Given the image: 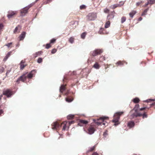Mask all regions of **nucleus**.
<instances>
[{"label": "nucleus", "mask_w": 155, "mask_h": 155, "mask_svg": "<svg viewBox=\"0 0 155 155\" xmlns=\"http://www.w3.org/2000/svg\"><path fill=\"white\" fill-rule=\"evenodd\" d=\"M74 121H71L68 122V123L66 121H64L60 124L59 122L56 121L54 122L51 124V128L53 130H59L60 127H62V130H65L68 129L67 124L69 125L74 124Z\"/></svg>", "instance_id": "obj_1"}, {"label": "nucleus", "mask_w": 155, "mask_h": 155, "mask_svg": "<svg viewBox=\"0 0 155 155\" xmlns=\"http://www.w3.org/2000/svg\"><path fill=\"white\" fill-rule=\"evenodd\" d=\"M139 104H136L134 108L130 112V117L131 119L138 117H141V114L139 112Z\"/></svg>", "instance_id": "obj_2"}, {"label": "nucleus", "mask_w": 155, "mask_h": 155, "mask_svg": "<svg viewBox=\"0 0 155 155\" xmlns=\"http://www.w3.org/2000/svg\"><path fill=\"white\" fill-rule=\"evenodd\" d=\"M36 73V71L34 70L32 71L27 75H26L25 74H23L16 81V82L18 84L19 83L20 81L24 82L26 80L27 78H31L33 75H35Z\"/></svg>", "instance_id": "obj_3"}, {"label": "nucleus", "mask_w": 155, "mask_h": 155, "mask_svg": "<svg viewBox=\"0 0 155 155\" xmlns=\"http://www.w3.org/2000/svg\"><path fill=\"white\" fill-rule=\"evenodd\" d=\"M124 112H119L116 113L114 115L113 122L114 123L115 125H117L120 124L119 122V120L121 116L123 115Z\"/></svg>", "instance_id": "obj_4"}, {"label": "nucleus", "mask_w": 155, "mask_h": 155, "mask_svg": "<svg viewBox=\"0 0 155 155\" xmlns=\"http://www.w3.org/2000/svg\"><path fill=\"white\" fill-rule=\"evenodd\" d=\"M109 118L107 117H101L97 119L95 123L97 124L98 125H105L107 123V121L108 120Z\"/></svg>", "instance_id": "obj_5"}, {"label": "nucleus", "mask_w": 155, "mask_h": 155, "mask_svg": "<svg viewBox=\"0 0 155 155\" xmlns=\"http://www.w3.org/2000/svg\"><path fill=\"white\" fill-rule=\"evenodd\" d=\"M84 130L90 134H93L95 130V127L94 125H90L88 128H84Z\"/></svg>", "instance_id": "obj_6"}, {"label": "nucleus", "mask_w": 155, "mask_h": 155, "mask_svg": "<svg viewBox=\"0 0 155 155\" xmlns=\"http://www.w3.org/2000/svg\"><path fill=\"white\" fill-rule=\"evenodd\" d=\"M97 17V13L94 12L90 13L87 16V20L88 21H93Z\"/></svg>", "instance_id": "obj_7"}, {"label": "nucleus", "mask_w": 155, "mask_h": 155, "mask_svg": "<svg viewBox=\"0 0 155 155\" xmlns=\"http://www.w3.org/2000/svg\"><path fill=\"white\" fill-rule=\"evenodd\" d=\"M14 94V92L11 89H8L3 91V95H5L7 97H10Z\"/></svg>", "instance_id": "obj_8"}, {"label": "nucleus", "mask_w": 155, "mask_h": 155, "mask_svg": "<svg viewBox=\"0 0 155 155\" xmlns=\"http://www.w3.org/2000/svg\"><path fill=\"white\" fill-rule=\"evenodd\" d=\"M102 49H96L91 52V54L92 56H95L101 54L103 52Z\"/></svg>", "instance_id": "obj_9"}, {"label": "nucleus", "mask_w": 155, "mask_h": 155, "mask_svg": "<svg viewBox=\"0 0 155 155\" xmlns=\"http://www.w3.org/2000/svg\"><path fill=\"white\" fill-rule=\"evenodd\" d=\"M31 7V5H30L21 9L20 10L21 15V16L25 15L27 13L28 10Z\"/></svg>", "instance_id": "obj_10"}, {"label": "nucleus", "mask_w": 155, "mask_h": 155, "mask_svg": "<svg viewBox=\"0 0 155 155\" xmlns=\"http://www.w3.org/2000/svg\"><path fill=\"white\" fill-rule=\"evenodd\" d=\"M17 13L18 12L16 11H9L8 12L7 17L9 19L13 18L17 14Z\"/></svg>", "instance_id": "obj_11"}, {"label": "nucleus", "mask_w": 155, "mask_h": 155, "mask_svg": "<svg viewBox=\"0 0 155 155\" xmlns=\"http://www.w3.org/2000/svg\"><path fill=\"white\" fill-rule=\"evenodd\" d=\"M88 123V122L87 120H80L78 125L80 126H86Z\"/></svg>", "instance_id": "obj_12"}, {"label": "nucleus", "mask_w": 155, "mask_h": 155, "mask_svg": "<svg viewBox=\"0 0 155 155\" xmlns=\"http://www.w3.org/2000/svg\"><path fill=\"white\" fill-rule=\"evenodd\" d=\"M115 13L114 11L111 12L107 16V19L110 21L113 19L114 16V14Z\"/></svg>", "instance_id": "obj_13"}, {"label": "nucleus", "mask_w": 155, "mask_h": 155, "mask_svg": "<svg viewBox=\"0 0 155 155\" xmlns=\"http://www.w3.org/2000/svg\"><path fill=\"white\" fill-rule=\"evenodd\" d=\"M21 27L20 25H18L15 28L14 31L15 34L19 33L21 31Z\"/></svg>", "instance_id": "obj_14"}, {"label": "nucleus", "mask_w": 155, "mask_h": 155, "mask_svg": "<svg viewBox=\"0 0 155 155\" xmlns=\"http://www.w3.org/2000/svg\"><path fill=\"white\" fill-rule=\"evenodd\" d=\"M134 122L133 121H130L128 122L127 126L129 128H132L135 125Z\"/></svg>", "instance_id": "obj_15"}, {"label": "nucleus", "mask_w": 155, "mask_h": 155, "mask_svg": "<svg viewBox=\"0 0 155 155\" xmlns=\"http://www.w3.org/2000/svg\"><path fill=\"white\" fill-rule=\"evenodd\" d=\"M66 84H63L61 85L60 88V91L61 93H63L64 91H66Z\"/></svg>", "instance_id": "obj_16"}, {"label": "nucleus", "mask_w": 155, "mask_h": 155, "mask_svg": "<svg viewBox=\"0 0 155 155\" xmlns=\"http://www.w3.org/2000/svg\"><path fill=\"white\" fill-rule=\"evenodd\" d=\"M127 64V62L125 61H119L116 63V64L117 66H118L123 65L124 64Z\"/></svg>", "instance_id": "obj_17"}, {"label": "nucleus", "mask_w": 155, "mask_h": 155, "mask_svg": "<svg viewBox=\"0 0 155 155\" xmlns=\"http://www.w3.org/2000/svg\"><path fill=\"white\" fill-rule=\"evenodd\" d=\"M26 32L25 31H23L21 34L19 36V38L20 41L23 40L25 36Z\"/></svg>", "instance_id": "obj_18"}, {"label": "nucleus", "mask_w": 155, "mask_h": 155, "mask_svg": "<svg viewBox=\"0 0 155 155\" xmlns=\"http://www.w3.org/2000/svg\"><path fill=\"white\" fill-rule=\"evenodd\" d=\"M12 51H10L8 52L6 55L5 58L4 59V60L6 61L7 59L10 57V56L12 54Z\"/></svg>", "instance_id": "obj_19"}, {"label": "nucleus", "mask_w": 155, "mask_h": 155, "mask_svg": "<svg viewBox=\"0 0 155 155\" xmlns=\"http://www.w3.org/2000/svg\"><path fill=\"white\" fill-rule=\"evenodd\" d=\"M93 67L96 69H99L100 66L97 62H96L94 65Z\"/></svg>", "instance_id": "obj_20"}, {"label": "nucleus", "mask_w": 155, "mask_h": 155, "mask_svg": "<svg viewBox=\"0 0 155 155\" xmlns=\"http://www.w3.org/2000/svg\"><path fill=\"white\" fill-rule=\"evenodd\" d=\"M132 101L135 103H137L140 102V100L139 98L136 97L133 99Z\"/></svg>", "instance_id": "obj_21"}, {"label": "nucleus", "mask_w": 155, "mask_h": 155, "mask_svg": "<svg viewBox=\"0 0 155 155\" xmlns=\"http://www.w3.org/2000/svg\"><path fill=\"white\" fill-rule=\"evenodd\" d=\"M136 12L135 11H132L129 13V15L130 17L132 18L134 15L136 14Z\"/></svg>", "instance_id": "obj_22"}, {"label": "nucleus", "mask_w": 155, "mask_h": 155, "mask_svg": "<svg viewBox=\"0 0 155 155\" xmlns=\"http://www.w3.org/2000/svg\"><path fill=\"white\" fill-rule=\"evenodd\" d=\"M110 21L108 20L107 21L105 25V28H107L108 27H109L110 26Z\"/></svg>", "instance_id": "obj_23"}, {"label": "nucleus", "mask_w": 155, "mask_h": 155, "mask_svg": "<svg viewBox=\"0 0 155 155\" xmlns=\"http://www.w3.org/2000/svg\"><path fill=\"white\" fill-rule=\"evenodd\" d=\"M73 100V99L72 97H68L66 98V101L68 102H71Z\"/></svg>", "instance_id": "obj_24"}, {"label": "nucleus", "mask_w": 155, "mask_h": 155, "mask_svg": "<svg viewBox=\"0 0 155 155\" xmlns=\"http://www.w3.org/2000/svg\"><path fill=\"white\" fill-rule=\"evenodd\" d=\"M95 147H96L95 146H94L93 147L90 148L89 149L87 150V152L88 153L89 152H92L94 150Z\"/></svg>", "instance_id": "obj_25"}, {"label": "nucleus", "mask_w": 155, "mask_h": 155, "mask_svg": "<svg viewBox=\"0 0 155 155\" xmlns=\"http://www.w3.org/2000/svg\"><path fill=\"white\" fill-rule=\"evenodd\" d=\"M119 6L118 4H114L111 5L110 8L112 9H114L117 7H119Z\"/></svg>", "instance_id": "obj_26"}, {"label": "nucleus", "mask_w": 155, "mask_h": 155, "mask_svg": "<svg viewBox=\"0 0 155 155\" xmlns=\"http://www.w3.org/2000/svg\"><path fill=\"white\" fill-rule=\"evenodd\" d=\"M141 116H142V117L144 119L145 118H146L147 117V114L146 112H144L143 114H142L141 113Z\"/></svg>", "instance_id": "obj_27"}, {"label": "nucleus", "mask_w": 155, "mask_h": 155, "mask_svg": "<svg viewBox=\"0 0 155 155\" xmlns=\"http://www.w3.org/2000/svg\"><path fill=\"white\" fill-rule=\"evenodd\" d=\"M155 101V99H148L147 100L144 101L145 102H147V103H151L152 102V101Z\"/></svg>", "instance_id": "obj_28"}, {"label": "nucleus", "mask_w": 155, "mask_h": 155, "mask_svg": "<svg viewBox=\"0 0 155 155\" xmlns=\"http://www.w3.org/2000/svg\"><path fill=\"white\" fill-rule=\"evenodd\" d=\"M74 116L73 115L70 114L67 116V118L68 120L74 118Z\"/></svg>", "instance_id": "obj_29"}, {"label": "nucleus", "mask_w": 155, "mask_h": 155, "mask_svg": "<svg viewBox=\"0 0 155 155\" xmlns=\"http://www.w3.org/2000/svg\"><path fill=\"white\" fill-rule=\"evenodd\" d=\"M74 41V38L73 37H71L70 38L69 41L71 43H73Z\"/></svg>", "instance_id": "obj_30"}, {"label": "nucleus", "mask_w": 155, "mask_h": 155, "mask_svg": "<svg viewBox=\"0 0 155 155\" xmlns=\"http://www.w3.org/2000/svg\"><path fill=\"white\" fill-rule=\"evenodd\" d=\"M83 71H85L87 72V74H88L91 72V70L90 69H88L85 68L83 70Z\"/></svg>", "instance_id": "obj_31"}, {"label": "nucleus", "mask_w": 155, "mask_h": 155, "mask_svg": "<svg viewBox=\"0 0 155 155\" xmlns=\"http://www.w3.org/2000/svg\"><path fill=\"white\" fill-rule=\"evenodd\" d=\"M148 8L146 9L142 13L141 15L142 16H143V15H146V14L147 13V11H148Z\"/></svg>", "instance_id": "obj_32"}, {"label": "nucleus", "mask_w": 155, "mask_h": 155, "mask_svg": "<svg viewBox=\"0 0 155 155\" xmlns=\"http://www.w3.org/2000/svg\"><path fill=\"white\" fill-rule=\"evenodd\" d=\"M42 53V51H38V52H36V54H35V55H36L35 56V57H37L38 55H41V54Z\"/></svg>", "instance_id": "obj_33"}, {"label": "nucleus", "mask_w": 155, "mask_h": 155, "mask_svg": "<svg viewBox=\"0 0 155 155\" xmlns=\"http://www.w3.org/2000/svg\"><path fill=\"white\" fill-rule=\"evenodd\" d=\"M104 30V28H101L99 31V33L101 34H103L104 33L103 32V31Z\"/></svg>", "instance_id": "obj_34"}, {"label": "nucleus", "mask_w": 155, "mask_h": 155, "mask_svg": "<svg viewBox=\"0 0 155 155\" xmlns=\"http://www.w3.org/2000/svg\"><path fill=\"white\" fill-rule=\"evenodd\" d=\"M52 0H44L43 3L44 4H46L51 1Z\"/></svg>", "instance_id": "obj_35"}, {"label": "nucleus", "mask_w": 155, "mask_h": 155, "mask_svg": "<svg viewBox=\"0 0 155 155\" xmlns=\"http://www.w3.org/2000/svg\"><path fill=\"white\" fill-rule=\"evenodd\" d=\"M155 3V0H148V3L150 5L154 4Z\"/></svg>", "instance_id": "obj_36"}, {"label": "nucleus", "mask_w": 155, "mask_h": 155, "mask_svg": "<svg viewBox=\"0 0 155 155\" xmlns=\"http://www.w3.org/2000/svg\"><path fill=\"white\" fill-rule=\"evenodd\" d=\"M126 17H123L121 18V22L122 23H123L126 20Z\"/></svg>", "instance_id": "obj_37"}, {"label": "nucleus", "mask_w": 155, "mask_h": 155, "mask_svg": "<svg viewBox=\"0 0 155 155\" xmlns=\"http://www.w3.org/2000/svg\"><path fill=\"white\" fill-rule=\"evenodd\" d=\"M20 68L21 70H23L26 66V65H24V64H20Z\"/></svg>", "instance_id": "obj_38"}, {"label": "nucleus", "mask_w": 155, "mask_h": 155, "mask_svg": "<svg viewBox=\"0 0 155 155\" xmlns=\"http://www.w3.org/2000/svg\"><path fill=\"white\" fill-rule=\"evenodd\" d=\"M150 106L149 107L147 108L148 109H149L150 107H153L155 109V102L150 104Z\"/></svg>", "instance_id": "obj_39"}, {"label": "nucleus", "mask_w": 155, "mask_h": 155, "mask_svg": "<svg viewBox=\"0 0 155 155\" xmlns=\"http://www.w3.org/2000/svg\"><path fill=\"white\" fill-rule=\"evenodd\" d=\"M80 9L81 10L85 9L86 8V6L84 5H82L80 6Z\"/></svg>", "instance_id": "obj_40"}, {"label": "nucleus", "mask_w": 155, "mask_h": 155, "mask_svg": "<svg viewBox=\"0 0 155 155\" xmlns=\"http://www.w3.org/2000/svg\"><path fill=\"white\" fill-rule=\"evenodd\" d=\"M86 34L85 32H84L81 35V37L82 39H84L86 35Z\"/></svg>", "instance_id": "obj_41"}, {"label": "nucleus", "mask_w": 155, "mask_h": 155, "mask_svg": "<svg viewBox=\"0 0 155 155\" xmlns=\"http://www.w3.org/2000/svg\"><path fill=\"white\" fill-rule=\"evenodd\" d=\"M51 47V44L50 43L47 44L45 46V48L47 49H48Z\"/></svg>", "instance_id": "obj_42"}, {"label": "nucleus", "mask_w": 155, "mask_h": 155, "mask_svg": "<svg viewBox=\"0 0 155 155\" xmlns=\"http://www.w3.org/2000/svg\"><path fill=\"white\" fill-rule=\"evenodd\" d=\"M4 68L3 67H0V73H2L4 72Z\"/></svg>", "instance_id": "obj_43"}, {"label": "nucleus", "mask_w": 155, "mask_h": 155, "mask_svg": "<svg viewBox=\"0 0 155 155\" xmlns=\"http://www.w3.org/2000/svg\"><path fill=\"white\" fill-rule=\"evenodd\" d=\"M42 59L41 58H38V61H37V62L39 63H41V62H42Z\"/></svg>", "instance_id": "obj_44"}, {"label": "nucleus", "mask_w": 155, "mask_h": 155, "mask_svg": "<svg viewBox=\"0 0 155 155\" xmlns=\"http://www.w3.org/2000/svg\"><path fill=\"white\" fill-rule=\"evenodd\" d=\"M124 2L123 1H121L120 2V3L119 4H118V5H119V7H120L122 6L124 4Z\"/></svg>", "instance_id": "obj_45"}, {"label": "nucleus", "mask_w": 155, "mask_h": 155, "mask_svg": "<svg viewBox=\"0 0 155 155\" xmlns=\"http://www.w3.org/2000/svg\"><path fill=\"white\" fill-rule=\"evenodd\" d=\"M104 12L105 13H108L109 12V10L107 8H105L104 10Z\"/></svg>", "instance_id": "obj_46"}, {"label": "nucleus", "mask_w": 155, "mask_h": 155, "mask_svg": "<svg viewBox=\"0 0 155 155\" xmlns=\"http://www.w3.org/2000/svg\"><path fill=\"white\" fill-rule=\"evenodd\" d=\"M56 41V39L54 38H53L50 41V43H54Z\"/></svg>", "instance_id": "obj_47"}, {"label": "nucleus", "mask_w": 155, "mask_h": 155, "mask_svg": "<svg viewBox=\"0 0 155 155\" xmlns=\"http://www.w3.org/2000/svg\"><path fill=\"white\" fill-rule=\"evenodd\" d=\"M143 2L142 1H140V2H137L136 4V5L137 6H138L140 5L141 4L143 3Z\"/></svg>", "instance_id": "obj_48"}, {"label": "nucleus", "mask_w": 155, "mask_h": 155, "mask_svg": "<svg viewBox=\"0 0 155 155\" xmlns=\"http://www.w3.org/2000/svg\"><path fill=\"white\" fill-rule=\"evenodd\" d=\"M56 51L57 50L56 49H53L51 51V53L54 54L56 52Z\"/></svg>", "instance_id": "obj_49"}, {"label": "nucleus", "mask_w": 155, "mask_h": 155, "mask_svg": "<svg viewBox=\"0 0 155 155\" xmlns=\"http://www.w3.org/2000/svg\"><path fill=\"white\" fill-rule=\"evenodd\" d=\"M107 131L106 130L105 132L104 133L103 135L105 137H106V136L107 135Z\"/></svg>", "instance_id": "obj_50"}, {"label": "nucleus", "mask_w": 155, "mask_h": 155, "mask_svg": "<svg viewBox=\"0 0 155 155\" xmlns=\"http://www.w3.org/2000/svg\"><path fill=\"white\" fill-rule=\"evenodd\" d=\"M69 90H66V92H65L64 93V94L65 95H67L69 93Z\"/></svg>", "instance_id": "obj_51"}, {"label": "nucleus", "mask_w": 155, "mask_h": 155, "mask_svg": "<svg viewBox=\"0 0 155 155\" xmlns=\"http://www.w3.org/2000/svg\"><path fill=\"white\" fill-rule=\"evenodd\" d=\"M147 107H143V108H140L139 109V111L144 110H145V109H147Z\"/></svg>", "instance_id": "obj_52"}, {"label": "nucleus", "mask_w": 155, "mask_h": 155, "mask_svg": "<svg viewBox=\"0 0 155 155\" xmlns=\"http://www.w3.org/2000/svg\"><path fill=\"white\" fill-rule=\"evenodd\" d=\"M12 42H10V43H8L6 44L5 45L9 47L10 46V45H12Z\"/></svg>", "instance_id": "obj_53"}, {"label": "nucleus", "mask_w": 155, "mask_h": 155, "mask_svg": "<svg viewBox=\"0 0 155 155\" xmlns=\"http://www.w3.org/2000/svg\"><path fill=\"white\" fill-rule=\"evenodd\" d=\"M76 21H74L73 22H71V23L70 24V25H74L75 23V22Z\"/></svg>", "instance_id": "obj_54"}, {"label": "nucleus", "mask_w": 155, "mask_h": 155, "mask_svg": "<svg viewBox=\"0 0 155 155\" xmlns=\"http://www.w3.org/2000/svg\"><path fill=\"white\" fill-rule=\"evenodd\" d=\"M92 155H99L98 153L96 152H94Z\"/></svg>", "instance_id": "obj_55"}, {"label": "nucleus", "mask_w": 155, "mask_h": 155, "mask_svg": "<svg viewBox=\"0 0 155 155\" xmlns=\"http://www.w3.org/2000/svg\"><path fill=\"white\" fill-rule=\"evenodd\" d=\"M3 113V111L2 110L0 109V116Z\"/></svg>", "instance_id": "obj_56"}, {"label": "nucleus", "mask_w": 155, "mask_h": 155, "mask_svg": "<svg viewBox=\"0 0 155 155\" xmlns=\"http://www.w3.org/2000/svg\"><path fill=\"white\" fill-rule=\"evenodd\" d=\"M100 58H102L103 61H104L105 60V57L103 56H101Z\"/></svg>", "instance_id": "obj_57"}, {"label": "nucleus", "mask_w": 155, "mask_h": 155, "mask_svg": "<svg viewBox=\"0 0 155 155\" xmlns=\"http://www.w3.org/2000/svg\"><path fill=\"white\" fill-rule=\"evenodd\" d=\"M3 27V25L2 24H0V30Z\"/></svg>", "instance_id": "obj_58"}, {"label": "nucleus", "mask_w": 155, "mask_h": 155, "mask_svg": "<svg viewBox=\"0 0 155 155\" xmlns=\"http://www.w3.org/2000/svg\"><path fill=\"white\" fill-rule=\"evenodd\" d=\"M148 4H150V3H148V2L147 3H146L144 5V6L146 7L147 6Z\"/></svg>", "instance_id": "obj_59"}, {"label": "nucleus", "mask_w": 155, "mask_h": 155, "mask_svg": "<svg viewBox=\"0 0 155 155\" xmlns=\"http://www.w3.org/2000/svg\"><path fill=\"white\" fill-rule=\"evenodd\" d=\"M25 62V61L23 60L21 61L20 64H24Z\"/></svg>", "instance_id": "obj_60"}, {"label": "nucleus", "mask_w": 155, "mask_h": 155, "mask_svg": "<svg viewBox=\"0 0 155 155\" xmlns=\"http://www.w3.org/2000/svg\"><path fill=\"white\" fill-rule=\"evenodd\" d=\"M108 68H109V65L107 64L105 66V69H106Z\"/></svg>", "instance_id": "obj_61"}, {"label": "nucleus", "mask_w": 155, "mask_h": 155, "mask_svg": "<svg viewBox=\"0 0 155 155\" xmlns=\"http://www.w3.org/2000/svg\"><path fill=\"white\" fill-rule=\"evenodd\" d=\"M142 17H140L139 18L138 20L139 21H140L142 20Z\"/></svg>", "instance_id": "obj_62"}, {"label": "nucleus", "mask_w": 155, "mask_h": 155, "mask_svg": "<svg viewBox=\"0 0 155 155\" xmlns=\"http://www.w3.org/2000/svg\"><path fill=\"white\" fill-rule=\"evenodd\" d=\"M141 64H144V65H146V63L145 62H141Z\"/></svg>", "instance_id": "obj_63"}, {"label": "nucleus", "mask_w": 155, "mask_h": 155, "mask_svg": "<svg viewBox=\"0 0 155 155\" xmlns=\"http://www.w3.org/2000/svg\"><path fill=\"white\" fill-rule=\"evenodd\" d=\"M3 97V95H0V100H1L2 98Z\"/></svg>", "instance_id": "obj_64"}]
</instances>
